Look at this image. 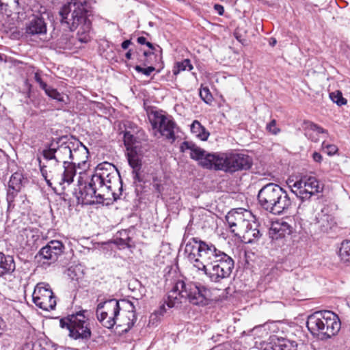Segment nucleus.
I'll list each match as a JSON object with an SVG mask.
<instances>
[{
    "mask_svg": "<svg viewBox=\"0 0 350 350\" xmlns=\"http://www.w3.org/2000/svg\"><path fill=\"white\" fill-rule=\"evenodd\" d=\"M185 253L189 262L215 283L230 278L234 260L211 243L192 238L187 243Z\"/></svg>",
    "mask_w": 350,
    "mask_h": 350,
    "instance_id": "f257e3e1",
    "label": "nucleus"
},
{
    "mask_svg": "<svg viewBox=\"0 0 350 350\" xmlns=\"http://www.w3.org/2000/svg\"><path fill=\"white\" fill-rule=\"evenodd\" d=\"M182 152L189 151L190 157L199 162L203 168L235 172L246 170L252 165V159L242 153H208L191 141L183 142L180 146Z\"/></svg>",
    "mask_w": 350,
    "mask_h": 350,
    "instance_id": "f03ea898",
    "label": "nucleus"
},
{
    "mask_svg": "<svg viewBox=\"0 0 350 350\" xmlns=\"http://www.w3.org/2000/svg\"><path fill=\"white\" fill-rule=\"evenodd\" d=\"M90 8L87 0H65L59 10L62 25H66L71 31L79 28L77 38L80 43H88L91 40Z\"/></svg>",
    "mask_w": 350,
    "mask_h": 350,
    "instance_id": "7ed1b4c3",
    "label": "nucleus"
},
{
    "mask_svg": "<svg viewBox=\"0 0 350 350\" xmlns=\"http://www.w3.org/2000/svg\"><path fill=\"white\" fill-rule=\"evenodd\" d=\"M122 303L124 304L128 308L126 312L122 314H120V304L116 299L101 301L97 305L96 317L103 327L111 329L116 324H118V326L126 325L127 329H131L137 320L135 306L129 301L122 300Z\"/></svg>",
    "mask_w": 350,
    "mask_h": 350,
    "instance_id": "20e7f679",
    "label": "nucleus"
},
{
    "mask_svg": "<svg viewBox=\"0 0 350 350\" xmlns=\"http://www.w3.org/2000/svg\"><path fill=\"white\" fill-rule=\"evenodd\" d=\"M75 143L74 148L71 149L69 163L66 170H62V165H57L49 171V175L44 167H42L41 174L49 186L52 185L51 181L59 185H70L76 175V167H82L86 165L88 158V149L79 141Z\"/></svg>",
    "mask_w": 350,
    "mask_h": 350,
    "instance_id": "39448f33",
    "label": "nucleus"
},
{
    "mask_svg": "<svg viewBox=\"0 0 350 350\" xmlns=\"http://www.w3.org/2000/svg\"><path fill=\"white\" fill-rule=\"evenodd\" d=\"M210 297L211 291L206 287L178 280L169 292L165 304L169 308L177 307L182 298H187L193 305H205Z\"/></svg>",
    "mask_w": 350,
    "mask_h": 350,
    "instance_id": "423d86ee",
    "label": "nucleus"
},
{
    "mask_svg": "<svg viewBox=\"0 0 350 350\" xmlns=\"http://www.w3.org/2000/svg\"><path fill=\"white\" fill-rule=\"evenodd\" d=\"M92 176L93 183L98 184L99 186V192L105 193L109 199L111 196L114 200H116L122 194L121 177L118 170L113 164L109 162L98 164Z\"/></svg>",
    "mask_w": 350,
    "mask_h": 350,
    "instance_id": "0eeeda50",
    "label": "nucleus"
},
{
    "mask_svg": "<svg viewBox=\"0 0 350 350\" xmlns=\"http://www.w3.org/2000/svg\"><path fill=\"white\" fill-rule=\"evenodd\" d=\"M258 200L267 211L280 215L291 205V200L286 191L275 183L263 186L258 191Z\"/></svg>",
    "mask_w": 350,
    "mask_h": 350,
    "instance_id": "6e6552de",
    "label": "nucleus"
},
{
    "mask_svg": "<svg viewBox=\"0 0 350 350\" xmlns=\"http://www.w3.org/2000/svg\"><path fill=\"white\" fill-rule=\"evenodd\" d=\"M83 175L84 174L79 173L77 187L74 191L78 203L92 204L109 199L105 193L99 192V186L93 183L92 176L88 180H84Z\"/></svg>",
    "mask_w": 350,
    "mask_h": 350,
    "instance_id": "1a4fd4ad",
    "label": "nucleus"
},
{
    "mask_svg": "<svg viewBox=\"0 0 350 350\" xmlns=\"http://www.w3.org/2000/svg\"><path fill=\"white\" fill-rule=\"evenodd\" d=\"M149 120L154 132H158L162 137L173 142L176 139V131L178 126L172 116L163 111H152Z\"/></svg>",
    "mask_w": 350,
    "mask_h": 350,
    "instance_id": "9d476101",
    "label": "nucleus"
},
{
    "mask_svg": "<svg viewBox=\"0 0 350 350\" xmlns=\"http://www.w3.org/2000/svg\"><path fill=\"white\" fill-rule=\"evenodd\" d=\"M88 320L83 312H79L62 319L60 325L62 328H67L70 336L75 339H88L91 336V331Z\"/></svg>",
    "mask_w": 350,
    "mask_h": 350,
    "instance_id": "9b49d317",
    "label": "nucleus"
},
{
    "mask_svg": "<svg viewBox=\"0 0 350 350\" xmlns=\"http://www.w3.org/2000/svg\"><path fill=\"white\" fill-rule=\"evenodd\" d=\"M291 191L302 201L310 200L323 190V185L312 176H304L290 186Z\"/></svg>",
    "mask_w": 350,
    "mask_h": 350,
    "instance_id": "f8f14e48",
    "label": "nucleus"
},
{
    "mask_svg": "<svg viewBox=\"0 0 350 350\" xmlns=\"http://www.w3.org/2000/svg\"><path fill=\"white\" fill-rule=\"evenodd\" d=\"M226 220L230 231L237 237L248 227L251 221H254L256 219L251 211L239 208L229 211L226 216Z\"/></svg>",
    "mask_w": 350,
    "mask_h": 350,
    "instance_id": "ddd939ff",
    "label": "nucleus"
},
{
    "mask_svg": "<svg viewBox=\"0 0 350 350\" xmlns=\"http://www.w3.org/2000/svg\"><path fill=\"white\" fill-rule=\"evenodd\" d=\"M32 300L37 307L46 311L53 310L57 303L50 285L45 282L36 284L32 294Z\"/></svg>",
    "mask_w": 350,
    "mask_h": 350,
    "instance_id": "4468645a",
    "label": "nucleus"
},
{
    "mask_svg": "<svg viewBox=\"0 0 350 350\" xmlns=\"http://www.w3.org/2000/svg\"><path fill=\"white\" fill-rule=\"evenodd\" d=\"M64 245L57 240L50 241L38 252V256L43 260V263L50 265L55 262L58 257L64 252Z\"/></svg>",
    "mask_w": 350,
    "mask_h": 350,
    "instance_id": "2eb2a0df",
    "label": "nucleus"
},
{
    "mask_svg": "<svg viewBox=\"0 0 350 350\" xmlns=\"http://www.w3.org/2000/svg\"><path fill=\"white\" fill-rule=\"evenodd\" d=\"M26 183L27 179L21 172H16L11 176L7 191V202L9 207L14 206V202Z\"/></svg>",
    "mask_w": 350,
    "mask_h": 350,
    "instance_id": "dca6fc26",
    "label": "nucleus"
},
{
    "mask_svg": "<svg viewBox=\"0 0 350 350\" xmlns=\"http://www.w3.org/2000/svg\"><path fill=\"white\" fill-rule=\"evenodd\" d=\"M323 339L336 335L340 329L338 317L328 310L323 311Z\"/></svg>",
    "mask_w": 350,
    "mask_h": 350,
    "instance_id": "f3484780",
    "label": "nucleus"
},
{
    "mask_svg": "<svg viewBox=\"0 0 350 350\" xmlns=\"http://www.w3.org/2000/svg\"><path fill=\"white\" fill-rule=\"evenodd\" d=\"M306 326L313 336L323 339V311L310 314L307 319Z\"/></svg>",
    "mask_w": 350,
    "mask_h": 350,
    "instance_id": "a211bd4d",
    "label": "nucleus"
},
{
    "mask_svg": "<svg viewBox=\"0 0 350 350\" xmlns=\"http://www.w3.org/2000/svg\"><path fill=\"white\" fill-rule=\"evenodd\" d=\"M291 226L284 221H276L271 224L269 230V236L272 240H278L290 234Z\"/></svg>",
    "mask_w": 350,
    "mask_h": 350,
    "instance_id": "6ab92c4d",
    "label": "nucleus"
},
{
    "mask_svg": "<svg viewBox=\"0 0 350 350\" xmlns=\"http://www.w3.org/2000/svg\"><path fill=\"white\" fill-rule=\"evenodd\" d=\"M74 146L75 143L66 142L56 148V163L59 165H61L60 163H63L62 170H66L67 164L69 163L71 149L74 148Z\"/></svg>",
    "mask_w": 350,
    "mask_h": 350,
    "instance_id": "aec40b11",
    "label": "nucleus"
},
{
    "mask_svg": "<svg viewBox=\"0 0 350 350\" xmlns=\"http://www.w3.org/2000/svg\"><path fill=\"white\" fill-rule=\"evenodd\" d=\"M258 228V224L256 220L251 221L248 227L245 228L237 237L242 239V241L245 243H254L258 241L262 236Z\"/></svg>",
    "mask_w": 350,
    "mask_h": 350,
    "instance_id": "412c9836",
    "label": "nucleus"
},
{
    "mask_svg": "<svg viewBox=\"0 0 350 350\" xmlns=\"http://www.w3.org/2000/svg\"><path fill=\"white\" fill-rule=\"evenodd\" d=\"M38 237V230L27 226L19 230L17 239L22 247H25L34 245Z\"/></svg>",
    "mask_w": 350,
    "mask_h": 350,
    "instance_id": "4be33fe9",
    "label": "nucleus"
},
{
    "mask_svg": "<svg viewBox=\"0 0 350 350\" xmlns=\"http://www.w3.org/2000/svg\"><path fill=\"white\" fill-rule=\"evenodd\" d=\"M25 32L30 36L43 35L46 33V25L42 17H34L27 25Z\"/></svg>",
    "mask_w": 350,
    "mask_h": 350,
    "instance_id": "5701e85b",
    "label": "nucleus"
},
{
    "mask_svg": "<svg viewBox=\"0 0 350 350\" xmlns=\"http://www.w3.org/2000/svg\"><path fill=\"white\" fill-rule=\"evenodd\" d=\"M44 158L47 161L46 165H42L40 161V168L44 167L49 175V171L55 168L57 166L56 163V148L54 144H51L49 148L43 150Z\"/></svg>",
    "mask_w": 350,
    "mask_h": 350,
    "instance_id": "b1692460",
    "label": "nucleus"
},
{
    "mask_svg": "<svg viewBox=\"0 0 350 350\" xmlns=\"http://www.w3.org/2000/svg\"><path fill=\"white\" fill-rule=\"evenodd\" d=\"M126 157L129 165L132 169H141L142 154L137 146L127 147Z\"/></svg>",
    "mask_w": 350,
    "mask_h": 350,
    "instance_id": "393cba45",
    "label": "nucleus"
},
{
    "mask_svg": "<svg viewBox=\"0 0 350 350\" xmlns=\"http://www.w3.org/2000/svg\"><path fill=\"white\" fill-rule=\"evenodd\" d=\"M15 270V262L12 256L0 252V276L10 273Z\"/></svg>",
    "mask_w": 350,
    "mask_h": 350,
    "instance_id": "a878e982",
    "label": "nucleus"
},
{
    "mask_svg": "<svg viewBox=\"0 0 350 350\" xmlns=\"http://www.w3.org/2000/svg\"><path fill=\"white\" fill-rule=\"evenodd\" d=\"M319 227L324 232L327 231L334 224V218L327 213V210H322L321 213H318L316 217Z\"/></svg>",
    "mask_w": 350,
    "mask_h": 350,
    "instance_id": "bb28decb",
    "label": "nucleus"
},
{
    "mask_svg": "<svg viewBox=\"0 0 350 350\" xmlns=\"http://www.w3.org/2000/svg\"><path fill=\"white\" fill-rule=\"evenodd\" d=\"M306 135L310 139H311L314 142H317L318 139L315 138L312 133H310V131H312L317 134L323 135L324 137H327L328 135V133L326 130H325L323 128L318 126L317 124L311 122H306Z\"/></svg>",
    "mask_w": 350,
    "mask_h": 350,
    "instance_id": "cd10ccee",
    "label": "nucleus"
},
{
    "mask_svg": "<svg viewBox=\"0 0 350 350\" xmlns=\"http://www.w3.org/2000/svg\"><path fill=\"white\" fill-rule=\"evenodd\" d=\"M78 41L77 38H74L70 33L63 34L57 40V44L59 48L64 49H70L76 45Z\"/></svg>",
    "mask_w": 350,
    "mask_h": 350,
    "instance_id": "c85d7f7f",
    "label": "nucleus"
},
{
    "mask_svg": "<svg viewBox=\"0 0 350 350\" xmlns=\"http://www.w3.org/2000/svg\"><path fill=\"white\" fill-rule=\"evenodd\" d=\"M191 131L202 141L206 140L209 136V133L198 120H194L191 124Z\"/></svg>",
    "mask_w": 350,
    "mask_h": 350,
    "instance_id": "c756f323",
    "label": "nucleus"
},
{
    "mask_svg": "<svg viewBox=\"0 0 350 350\" xmlns=\"http://www.w3.org/2000/svg\"><path fill=\"white\" fill-rule=\"evenodd\" d=\"M273 345L276 350H297V342L288 339L279 340L278 343Z\"/></svg>",
    "mask_w": 350,
    "mask_h": 350,
    "instance_id": "7c9ffc66",
    "label": "nucleus"
},
{
    "mask_svg": "<svg viewBox=\"0 0 350 350\" xmlns=\"http://www.w3.org/2000/svg\"><path fill=\"white\" fill-rule=\"evenodd\" d=\"M338 254L342 261L350 262V241L345 240L342 242Z\"/></svg>",
    "mask_w": 350,
    "mask_h": 350,
    "instance_id": "2f4dec72",
    "label": "nucleus"
},
{
    "mask_svg": "<svg viewBox=\"0 0 350 350\" xmlns=\"http://www.w3.org/2000/svg\"><path fill=\"white\" fill-rule=\"evenodd\" d=\"M192 69L193 66L191 64L190 60L189 59H185L182 62H176L172 72L174 75H177L182 71L191 70Z\"/></svg>",
    "mask_w": 350,
    "mask_h": 350,
    "instance_id": "473e14b6",
    "label": "nucleus"
},
{
    "mask_svg": "<svg viewBox=\"0 0 350 350\" xmlns=\"http://www.w3.org/2000/svg\"><path fill=\"white\" fill-rule=\"evenodd\" d=\"M45 94L52 99L56 100L58 102L66 103L65 96L64 94L59 92L56 89L51 86H47L44 90Z\"/></svg>",
    "mask_w": 350,
    "mask_h": 350,
    "instance_id": "72a5a7b5",
    "label": "nucleus"
},
{
    "mask_svg": "<svg viewBox=\"0 0 350 350\" xmlns=\"http://www.w3.org/2000/svg\"><path fill=\"white\" fill-rule=\"evenodd\" d=\"M329 98L338 106H342L347 104V100L343 98L341 92L335 91L329 94Z\"/></svg>",
    "mask_w": 350,
    "mask_h": 350,
    "instance_id": "f704fd0d",
    "label": "nucleus"
},
{
    "mask_svg": "<svg viewBox=\"0 0 350 350\" xmlns=\"http://www.w3.org/2000/svg\"><path fill=\"white\" fill-rule=\"evenodd\" d=\"M321 148L329 156L335 154L338 150V147L336 145L329 144L325 140L322 142Z\"/></svg>",
    "mask_w": 350,
    "mask_h": 350,
    "instance_id": "c9c22d12",
    "label": "nucleus"
},
{
    "mask_svg": "<svg viewBox=\"0 0 350 350\" xmlns=\"http://www.w3.org/2000/svg\"><path fill=\"white\" fill-rule=\"evenodd\" d=\"M14 4L18 5V0H0V12L7 14L8 7Z\"/></svg>",
    "mask_w": 350,
    "mask_h": 350,
    "instance_id": "e433bc0d",
    "label": "nucleus"
},
{
    "mask_svg": "<svg viewBox=\"0 0 350 350\" xmlns=\"http://www.w3.org/2000/svg\"><path fill=\"white\" fill-rule=\"evenodd\" d=\"M200 96L206 103H210L213 100V96L208 88H201L200 91Z\"/></svg>",
    "mask_w": 350,
    "mask_h": 350,
    "instance_id": "4c0bfd02",
    "label": "nucleus"
},
{
    "mask_svg": "<svg viewBox=\"0 0 350 350\" xmlns=\"http://www.w3.org/2000/svg\"><path fill=\"white\" fill-rule=\"evenodd\" d=\"M267 130L273 135H277L280 132V129L276 126L275 120H272L267 124Z\"/></svg>",
    "mask_w": 350,
    "mask_h": 350,
    "instance_id": "58836bf2",
    "label": "nucleus"
},
{
    "mask_svg": "<svg viewBox=\"0 0 350 350\" xmlns=\"http://www.w3.org/2000/svg\"><path fill=\"white\" fill-rule=\"evenodd\" d=\"M135 70L138 72H141L146 76H150L151 73L155 70V68L153 66H149L148 68H144L140 66H135Z\"/></svg>",
    "mask_w": 350,
    "mask_h": 350,
    "instance_id": "ea45409f",
    "label": "nucleus"
},
{
    "mask_svg": "<svg viewBox=\"0 0 350 350\" xmlns=\"http://www.w3.org/2000/svg\"><path fill=\"white\" fill-rule=\"evenodd\" d=\"M34 79L40 85V88H42L43 90L48 86L47 84L42 81L40 74L38 71L35 72Z\"/></svg>",
    "mask_w": 350,
    "mask_h": 350,
    "instance_id": "a19ab883",
    "label": "nucleus"
},
{
    "mask_svg": "<svg viewBox=\"0 0 350 350\" xmlns=\"http://www.w3.org/2000/svg\"><path fill=\"white\" fill-rule=\"evenodd\" d=\"M124 143L127 146V147H133L130 144V143L132 142L133 139L134 138V137L131 134H130L129 133H126L124 134Z\"/></svg>",
    "mask_w": 350,
    "mask_h": 350,
    "instance_id": "79ce46f5",
    "label": "nucleus"
},
{
    "mask_svg": "<svg viewBox=\"0 0 350 350\" xmlns=\"http://www.w3.org/2000/svg\"><path fill=\"white\" fill-rule=\"evenodd\" d=\"M140 170L141 169H133V178L135 180V182L137 181V182H141L142 181V178H140V175H139V172H140Z\"/></svg>",
    "mask_w": 350,
    "mask_h": 350,
    "instance_id": "37998d69",
    "label": "nucleus"
},
{
    "mask_svg": "<svg viewBox=\"0 0 350 350\" xmlns=\"http://www.w3.org/2000/svg\"><path fill=\"white\" fill-rule=\"evenodd\" d=\"M312 159L313 160L315 161V162H317V163H321L323 161V157L322 155L317 152H314L313 154H312Z\"/></svg>",
    "mask_w": 350,
    "mask_h": 350,
    "instance_id": "c03bdc74",
    "label": "nucleus"
},
{
    "mask_svg": "<svg viewBox=\"0 0 350 350\" xmlns=\"http://www.w3.org/2000/svg\"><path fill=\"white\" fill-rule=\"evenodd\" d=\"M214 9L217 12V14L219 15L222 16L224 14V8L223 5H219V4H215L214 5Z\"/></svg>",
    "mask_w": 350,
    "mask_h": 350,
    "instance_id": "a18cd8bd",
    "label": "nucleus"
},
{
    "mask_svg": "<svg viewBox=\"0 0 350 350\" xmlns=\"http://www.w3.org/2000/svg\"><path fill=\"white\" fill-rule=\"evenodd\" d=\"M131 40H124V41L122 43L121 46H122V48L123 49H128V48H129V46L131 45Z\"/></svg>",
    "mask_w": 350,
    "mask_h": 350,
    "instance_id": "49530a36",
    "label": "nucleus"
},
{
    "mask_svg": "<svg viewBox=\"0 0 350 350\" xmlns=\"http://www.w3.org/2000/svg\"><path fill=\"white\" fill-rule=\"evenodd\" d=\"M137 42L140 44H146L148 41H146V38L143 36H140L137 38Z\"/></svg>",
    "mask_w": 350,
    "mask_h": 350,
    "instance_id": "de8ad7c7",
    "label": "nucleus"
},
{
    "mask_svg": "<svg viewBox=\"0 0 350 350\" xmlns=\"http://www.w3.org/2000/svg\"><path fill=\"white\" fill-rule=\"evenodd\" d=\"M263 350H276L272 344H266Z\"/></svg>",
    "mask_w": 350,
    "mask_h": 350,
    "instance_id": "09e8293b",
    "label": "nucleus"
},
{
    "mask_svg": "<svg viewBox=\"0 0 350 350\" xmlns=\"http://www.w3.org/2000/svg\"><path fill=\"white\" fill-rule=\"evenodd\" d=\"M159 314L163 315L165 312V304L160 306L159 310L158 311Z\"/></svg>",
    "mask_w": 350,
    "mask_h": 350,
    "instance_id": "8fccbe9b",
    "label": "nucleus"
},
{
    "mask_svg": "<svg viewBox=\"0 0 350 350\" xmlns=\"http://www.w3.org/2000/svg\"><path fill=\"white\" fill-rule=\"evenodd\" d=\"M276 42H277L276 40L273 38H271L270 40L269 44H270V45L273 46H275Z\"/></svg>",
    "mask_w": 350,
    "mask_h": 350,
    "instance_id": "3c124183",
    "label": "nucleus"
},
{
    "mask_svg": "<svg viewBox=\"0 0 350 350\" xmlns=\"http://www.w3.org/2000/svg\"><path fill=\"white\" fill-rule=\"evenodd\" d=\"M126 59H130L131 58V50L128 51L125 55Z\"/></svg>",
    "mask_w": 350,
    "mask_h": 350,
    "instance_id": "603ef678",
    "label": "nucleus"
},
{
    "mask_svg": "<svg viewBox=\"0 0 350 350\" xmlns=\"http://www.w3.org/2000/svg\"><path fill=\"white\" fill-rule=\"evenodd\" d=\"M146 45L149 49H154V46H153V44H152L151 42H146Z\"/></svg>",
    "mask_w": 350,
    "mask_h": 350,
    "instance_id": "864d4df0",
    "label": "nucleus"
},
{
    "mask_svg": "<svg viewBox=\"0 0 350 350\" xmlns=\"http://www.w3.org/2000/svg\"><path fill=\"white\" fill-rule=\"evenodd\" d=\"M150 54H151V53H150V52H147V51H144V55L145 56H148V55H150Z\"/></svg>",
    "mask_w": 350,
    "mask_h": 350,
    "instance_id": "5fc2aeb1",
    "label": "nucleus"
}]
</instances>
